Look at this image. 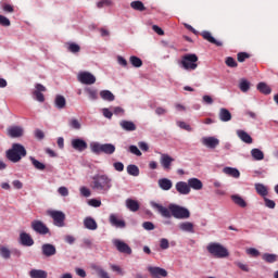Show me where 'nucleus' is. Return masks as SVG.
Masks as SVG:
<instances>
[{
	"label": "nucleus",
	"instance_id": "f257e3e1",
	"mask_svg": "<svg viewBox=\"0 0 278 278\" xmlns=\"http://www.w3.org/2000/svg\"><path fill=\"white\" fill-rule=\"evenodd\" d=\"M150 205L152 210H155L163 216V218H177L179 220H184L186 218H190V211L184 206H179L177 204H169L168 208L155 201H150Z\"/></svg>",
	"mask_w": 278,
	"mask_h": 278
},
{
	"label": "nucleus",
	"instance_id": "f03ea898",
	"mask_svg": "<svg viewBox=\"0 0 278 278\" xmlns=\"http://www.w3.org/2000/svg\"><path fill=\"white\" fill-rule=\"evenodd\" d=\"M92 190L101 194H108L112 190V178L108 174H97L92 177Z\"/></svg>",
	"mask_w": 278,
	"mask_h": 278
},
{
	"label": "nucleus",
	"instance_id": "7ed1b4c3",
	"mask_svg": "<svg viewBox=\"0 0 278 278\" xmlns=\"http://www.w3.org/2000/svg\"><path fill=\"white\" fill-rule=\"evenodd\" d=\"M89 149L94 155H101V153H104L105 155H114V153H116V146L113 143H100L93 141L89 144Z\"/></svg>",
	"mask_w": 278,
	"mask_h": 278
},
{
	"label": "nucleus",
	"instance_id": "20e7f679",
	"mask_svg": "<svg viewBox=\"0 0 278 278\" xmlns=\"http://www.w3.org/2000/svg\"><path fill=\"white\" fill-rule=\"evenodd\" d=\"M27 155V150L21 143H13L11 149L7 151V157L10 162L16 164L20 160H23Z\"/></svg>",
	"mask_w": 278,
	"mask_h": 278
},
{
	"label": "nucleus",
	"instance_id": "39448f33",
	"mask_svg": "<svg viewBox=\"0 0 278 278\" xmlns=\"http://www.w3.org/2000/svg\"><path fill=\"white\" fill-rule=\"evenodd\" d=\"M206 251L210 255H213V257H217V260H225V257L229 255V250L218 242L208 243Z\"/></svg>",
	"mask_w": 278,
	"mask_h": 278
},
{
	"label": "nucleus",
	"instance_id": "423d86ee",
	"mask_svg": "<svg viewBox=\"0 0 278 278\" xmlns=\"http://www.w3.org/2000/svg\"><path fill=\"white\" fill-rule=\"evenodd\" d=\"M199 56L197 54H185L179 62V66L184 68V71H197L199 68Z\"/></svg>",
	"mask_w": 278,
	"mask_h": 278
},
{
	"label": "nucleus",
	"instance_id": "0eeeda50",
	"mask_svg": "<svg viewBox=\"0 0 278 278\" xmlns=\"http://www.w3.org/2000/svg\"><path fill=\"white\" fill-rule=\"evenodd\" d=\"M30 227L33 231L39 233V236H47V233H50L49 227H47V225L43 224L40 219L33 220L30 223Z\"/></svg>",
	"mask_w": 278,
	"mask_h": 278
},
{
	"label": "nucleus",
	"instance_id": "6e6552de",
	"mask_svg": "<svg viewBox=\"0 0 278 278\" xmlns=\"http://www.w3.org/2000/svg\"><path fill=\"white\" fill-rule=\"evenodd\" d=\"M77 79L80 84H85V86H92V84H97V77L90 72H79Z\"/></svg>",
	"mask_w": 278,
	"mask_h": 278
},
{
	"label": "nucleus",
	"instance_id": "1a4fd4ad",
	"mask_svg": "<svg viewBox=\"0 0 278 278\" xmlns=\"http://www.w3.org/2000/svg\"><path fill=\"white\" fill-rule=\"evenodd\" d=\"M48 214L53 219L55 227H64V220H66V215L62 211H48Z\"/></svg>",
	"mask_w": 278,
	"mask_h": 278
},
{
	"label": "nucleus",
	"instance_id": "9d476101",
	"mask_svg": "<svg viewBox=\"0 0 278 278\" xmlns=\"http://www.w3.org/2000/svg\"><path fill=\"white\" fill-rule=\"evenodd\" d=\"M112 244L119 253H125L126 255H131L132 253L129 244L125 243V241L121 239H113Z\"/></svg>",
	"mask_w": 278,
	"mask_h": 278
},
{
	"label": "nucleus",
	"instance_id": "9b49d317",
	"mask_svg": "<svg viewBox=\"0 0 278 278\" xmlns=\"http://www.w3.org/2000/svg\"><path fill=\"white\" fill-rule=\"evenodd\" d=\"M148 273L151 278H165L168 277V271L162 267L157 266H148Z\"/></svg>",
	"mask_w": 278,
	"mask_h": 278
},
{
	"label": "nucleus",
	"instance_id": "f8f14e48",
	"mask_svg": "<svg viewBox=\"0 0 278 278\" xmlns=\"http://www.w3.org/2000/svg\"><path fill=\"white\" fill-rule=\"evenodd\" d=\"M109 223L112 225V227H115L116 229H125L127 227V223H125V219L121 218L118 214L112 213L109 216Z\"/></svg>",
	"mask_w": 278,
	"mask_h": 278
},
{
	"label": "nucleus",
	"instance_id": "ddd939ff",
	"mask_svg": "<svg viewBox=\"0 0 278 278\" xmlns=\"http://www.w3.org/2000/svg\"><path fill=\"white\" fill-rule=\"evenodd\" d=\"M174 162L175 159H173V156L168 155L167 153H161L160 164L164 170H170V166H173Z\"/></svg>",
	"mask_w": 278,
	"mask_h": 278
},
{
	"label": "nucleus",
	"instance_id": "4468645a",
	"mask_svg": "<svg viewBox=\"0 0 278 278\" xmlns=\"http://www.w3.org/2000/svg\"><path fill=\"white\" fill-rule=\"evenodd\" d=\"M175 188L178 194H181L182 197H188V194L191 192L188 181H178L176 182Z\"/></svg>",
	"mask_w": 278,
	"mask_h": 278
},
{
	"label": "nucleus",
	"instance_id": "2eb2a0df",
	"mask_svg": "<svg viewBox=\"0 0 278 278\" xmlns=\"http://www.w3.org/2000/svg\"><path fill=\"white\" fill-rule=\"evenodd\" d=\"M41 253L45 257H53L58 253V249L51 243H45L41 245Z\"/></svg>",
	"mask_w": 278,
	"mask_h": 278
},
{
	"label": "nucleus",
	"instance_id": "dca6fc26",
	"mask_svg": "<svg viewBox=\"0 0 278 278\" xmlns=\"http://www.w3.org/2000/svg\"><path fill=\"white\" fill-rule=\"evenodd\" d=\"M201 142L207 149H216L220 144V140L216 137H203Z\"/></svg>",
	"mask_w": 278,
	"mask_h": 278
},
{
	"label": "nucleus",
	"instance_id": "f3484780",
	"mask_svg": "<svg viewBox=\"0 0 278 278\" xmlns=\"http://www.w3.org/2000/svg\"><path fill=\"white\" fill-rule=\"evenodd\" d=\"M7 134L10 138H21L25 134V130L21 126H12L7 129Z\"/></svg>",
	"mask_w": 278,
	"mask_h": 278
},
{
	"label": "nucleus",
	"instance_id": "a211bd4d",
	"mask_svg": "<svg viewBox=\"0 0 278 278\" xmlns=\"http://www.w3.org/2000/svg\"><path fill=\"white\" fill-rule=\"evenodd\" d=\"M72 147L75 151L81 152L88 149V143L84 139L76 138L72 140Z\"/></svg>",
	"mask_w": 278,
	"mask_h": 278
},
{
	"label": "nucleus",
	"instance_id": "6ab92c4d",
	"mask_svg": "<svg viewBox=\"0 0 278 278\" xmlns=\"http://www.w3.org/2000/svg\"><path fill=\"white\" fill-rule=\"evenodd\" d=\"M189 184V190H203V181H201V179L199 178H189L188 181Z\"/></svg>",
	"mask_w": 278,
	"mask_h": 278
},
{
	"label": "nucleus",
	"instance_id": "aec40b11",
	"mask_svg": "<svg viewBox=\"0 0 278 278\" xmlns=\"http://www.w3.org/2000/svg\"><path fill=\"white\" fill-rule=\"evenodd\" d=\"M178 229L186 233H194V224L192 222H181L178 224Z\"/></svg>",
	"mask_w": 278,
	"mask_h": 278
},
{
	"label": "nucleus",
	"instance_id": "412c9836",
	"mask_svg": "<svg viewBox=\"0 0 278 278\" xmlns=\"http://www.w3.org/2000/svg\"><path fill=\"white\" fill-rule=\"evenodd\" d=\"M84 226L86 229H89V231H97L99 228V225L97 224V220L92 217H86L84 219Z\"/></svg>",
	"mask_w": 278,
	"mask_h": 278
},
{
	"label": "nucleus",
	"instance_id": "4be33fe9",
	"mask_svg": "<svg viewBox=\"0 0 278 278\" xmlns=\"http://www.w3.org/2000/svg\"><path fill=\"white\" fill-rule=\"evenodd\" d=\"M159 188L164 191H168L173 188V180L168 178H161L157 180Z\"/></svg>",
	"mask_w": 278,
	"mask_h": 278
},
{
	"label": "nucleus",
	"instance_id": "5701e85b",
	"mask_svg": "<svg viewBox=\"0 0 278 278\" xmlns=\"http://www.w3.org/2000/svg\"><path fill=\"white\" fill-rule=\"evenodd\" d=\"M20 240L23 247H34V239H31V236H29V233L22 232L20 235Z\"/></svg>",
	"mask_w": 278,
	"mask_h": 278
},
{
	"label": "nucleus",
	"instance_id": "b1692460",
	"mask_svg": "<svg viewBox=\"0 0 278 278\" xmlns=\"http://www.w3.org/2000/svg\"><path fill=\"white\" fill-rule=\"evenodd\" d=\"M201 36L204 38V40H207V42H211L212 45H216V47H223V42L216 40L212 33L204 30L202 31Z\"/></svg>",
	"mask_w": 278,
	"mask_h": 278
},
{
	"label": "nucleus",
	"instance_id": "393cba45",
	"mask_svg": "<svg viewBox=\"0 0 278 278\" xmlns=\"http://www.w3.org/2000/svg\"><path fill=\"white\" fill-rule=\"evenodd\" d=\"M119 126L124 131H136V124L131 121L123 119L119 122Z\"/></svg>",
	"mask_w": 278,
	"mask_h": 278
},
{
	"label": "nucleus",
	"instance_id": "a878e982",
	"mask_svg": "<svg viewBox=\"0 0 278 278\" xmlns=\"http://www.w3.org/2000/svg\"><path fill=\"white\" fill-rule=\"evenodd\" d=\"M223 173L228 177H233V179H240V170L236 167H224Z\"/></svg>",
	"mask_w": 278,
	"mask_h": 278
},
{
	"label": "nucleus",
	"instance_id": "bb28decb",
	"mask_svg": "<svg viewBox=\"0 0 278 278\" xmlns=\"http://www.w3.org/2000/svg\"><path fill=\"white\" fill-rule=\"evenodd\" d=\"M237 136L242 140V142H245V144H253V138L247 131L237 130Z\"/></svg>",
	"mask_w": 278,
	"mask_h": 278
},
{
	"label": "nucleus",
	"instance_id": "cd10ccee",
	"mask_svg": "<svg viewBox=\"0 0 278 278\" xmlns=\"http://www.w3.org/2000/svg\"><path fill=\"white\" fill-rule=\"evenodd\" d=\"M254 188L257 194H260V197H263V198L268 197V187H266L264 184L256 182L254 185Z\"/></svg>",
	"mask_w": 278,
	"mask_h": 278
},
{
	"label": "nucleus",
	"instance_id": "c85d7f7f",
	"mask_svg": "<svg viewBox=\"0 0 278 278\" xmlns=\"http://www.w3.org/2000/svg\"><path fill=\"white\" fill-rule=\"evenodd\" d=\"M54 105L56 110H64L66 108V98L58 94L54 99Z\"/></svg>",
	"mask_w": 278,
	"mask_h": 278
},
{
	"label": "nucleus",
	"instance_id": "c756f323",
	"mask_svg": "<svg viewBox=\"0 0 278 278\" xmlns=\"http://www.w3.org/2000/svg\"><path fill=\"white\" fill-rule=\"evenodd\" d=\"M85 92L90 101H97L99 99V91L92 87H86Z\"/></svg>",
	"mask_w": 278,
	"mask_h": 278
},
{
	"label": "nucleus",
	"instance_id": "7c9ffc66",
	"mask_svg": "<svg viewBox=\"0 0 278 278\" xmlns=\"http://www.w3.org/2000/svg\"><path fill=\"white\" fill-rule=\"evenodd\" d=\"M219 121H222V123H229V121H231V112H229V110L227 109H220L219 110Z\"/></svg>",
	"mask_w": 278,
	"mask_h": 278
},
{
	"label": "nucleus",
	"instance_id": "2f4dec72",
	"mask_svg": "<svg viewBox=\"0 0 278 278\" xmlns=\"http://www.w3.org/2000/svg\"><path fill=\"white\" fill-rule=\"evenodd\" d=\"M126 207L130 212H138V210H140V203H138V201H136V200L127 199L126 200Z\"/></svg>",
	"mask_w": 278,
	"mask_h": 278
},
{
	"label": "nucleus",
	"instance_id": "473e14b6",
	"mask_svg": "<svg viewBox=\"0 0 278 278\" xmlns=\"http://www.w3.org/2000/svg\"><path fill=\"white\" fill-rule=\"evenodd\" d=\"M251 156L256 162H262V160H264V152L257 148H254L251 150Z\"/></svg>",
	"mask_w": 278,
	"mask_h": 278
},
{
	"label": "nucleus",
	"instance_id": "72a5a7b5",
	"mask_svg": "<svg viewBox=\"0 0 278 278\" xmlns=\"http://www.w3.org/2000/svg\"><path fill=\"white\" fill-rule=\"evenodd\" d=\"M100 97H101V99H103V101H109V102H112L116 99L114 93H112V91H110V90L100 91Z\"/></svg>",
	"mask_w": 278,
	"mask_h": 278
},
{
	"label": "nucleus",
	"instance_id": "f704fd0d",
	"mask_svg": "<svg viewBox=\"0 0 278 278\" xmlns=\"http://www.w3.org/2000/svg\"><path fill=\"white\" fill-rule=\"evenodd\" d=\"M230 199L239 207H247V201H244L243 198L240 197L239 194H232Z\"/></svg>",
	"mask_w": 278,
	"mask_h": 278
},
{
	"label": "nucleus",
	"instance_id": "c9c22d12",
	"mask_svg": "<svg viewBox=\"0 0 278 278\" xmlns=\"http://www.w3.org/2000/svg\"><path fill=\"white\" fill-rule=\"evenodd\" d=\"M29 160H30L34 168H36V170H45V168H47V165H45V163L36 160V157L29 156Z\"/></svg>",
	"mask_w": 278,
	"mask_h": 278
},
{
	"label": "nucleus",
	"instance_id": "e433bc0d",
	"mask_svg": "<svg viewBox=\"0 0 278 278\" xmlns=\"http://www.w3.org/2000/svg\"><path fill=\"white\" fill-rule=\"evenodd\" d=\"M29 275L31 278H47L48 274L47 271L42 269H33L29 271Z\"/></svg>",
	"mask_w": 278,
	"mask_h": 278
},
{
	"label": "nucleus",
	"instance_id": "4c0bfd02",
	"mask_svg": "<svg viewBox=\"0 0 278 278\" xmlns=\"http://www.w3.org/2000/svg\"><path fill=\"white\" fill-rule=\"evenodd\" d=\"M92 268L97 273L99 278H110V274H108V271H105V269H103V267L93 265Z\"/></svg>",
	"mask_w": 278,
	"mask_h": 278
},
{
	"label": "nucleus",
	"instance_id": "58836bf2",
	"mask_svg": "<svg viewBox=\"0 0 278 278\" xmlns=\"http://www.w3.org/2000/svg\"><path fill=\"white\" fill-rule=\"evenodd\" d=\"M126 170L131 177H138L140 175V168L134 164L128 165Z\"/></svg>",
	"mask_w": 278,
	"mask_h": 278
},
{
	"label": "nucleus",
	"instance_id": "ea45409f",
	"mask_svg": "<svg viewBox=\"0 0 278 278\" xmlns=\"http://www.w3.org/2000/svg\"><path fill=\"white\" fill-rule=\"evenodd\" d=\"M239 88H240L241 92H249V90H251V83L249 80H247L245 78H242L239 81Z\"/></svg>",
	"mask_w": 278,
	"mask_h": 278
},
{
	"label": "nucleus",
	"instance_id": "a19ab883",
	"mask_svg": "<svg viewBox=\"0 0 278 278\" xmlns=\"http://www.w3.org/2000/svg\"><path fill=\"white\" fill-rule=\"evenodd\" d=\"M256 88L262 92V94H270V92H273V89H270L266 83H260Z\"/></svg>",
	"mask_w": 278,
	"mask_h": 278
},
{
	"label": "nucleus",
	"instance_id": "79ce46f5",
	"mask_svg": "<svg viewBox=\"0 0 278 278\" xmlns=\"http://www.w3.org/2000/svg\"><path fill=\"white\" fill-rule=\"evenodd\" d=\"M130 8H132V10H137L138 12H144L147 10V8H144V3H142V1H132L130 3Z\"/></svg>",
	"mask_w": 278,
	"mask_h": 278
},
{
	"label": "nucleus",
	"instance_id": "37998d69",
	"mask_svg": "<svg viewBox=\"0 0 278 278\" xmlns=\"http://www.w3.org/2000/svg\"><path fill=\"white\" fill-rule=\"evenodd\" d=\"M263 260H264V262H267V264H275V262H277V255L270 254V253H265V254H263Z\"/></svg>",
	"mask_w": 278,
	"mask_h": 278
},
{
	"label": "nucleus",
	"instance_id": "c03bdc74",
	"mask_svg": "<svg viewBox=\"0 0 278 278\" xmlns=\"http://www.w3.org/2000/svg\"><path fill=\"white\" fill-rule=\"evenodd\" d=\"M67 51H70L71 53H79V51H81V47H79V45L75 42H68Z\"/></svg>",
	"mask_w": 278,
	"mask_h": 278
},
{
	"label": "nucleus",
	"instance_id": "a18cd8bd",
	"mask_svg": "<svg viewBox=\"0 0 278 278\" xmlns=\"http://www.w3.org/2000/svg\"><path fill=\"white\" fill-rule=\"evenodd\" d=\"M129 62L135 68H140V66H142V60L138 56H130Z\"/></svg>",
	"mask_w": 278,
	"mask_h": 278
},
{
	"label": "nucleus",
	"instance_id": "49530a36",
	"mask_svg": "<svg viewBox=\"0 0 278 278\" xmlns=\"http://www.w3.org/2000/svg\"><path fill=\"white\" fill-rule=\"evenodd\" d=\"M68 125H70L71 129H76V130L81 129V123L77 118L70 119Z\"/></svg>",
	"mask_w": 278,
	"mask_h": 278
},
{
	"label": "nucleus",
	"instance_id": "de8ad7c7",
	"mask_svg": "<svg viewBox=\"0 0 278 278\" xmlns=\"http://www.w3.org/2000/svg\"><path fill=\"white\" fill-rule=\"evenodd\" d=\"M0 255L3 260H10L12 252L7 247H0Z\"/></svg>",
	"mask_w": 278,
	"mask_h": 278
},
{
	"label": "nucleus",
	"instance_id": "09e8293b",
	"mask_svg": "<svg viewBox=\"0 0 278 278\" xmlns=\"http://www.w3.org/2000/svg\"><path fill=\"white\" fill-rule=\"evenodd\" d=\"M83 247L85 249H94V242L92 241V239L84 238L83 239Z\"/></svg>",
	"mask_w": 278,
	"mask_h": 278
},
{
	"label": "nucleus",
	"instance_id": "8fccbe9b",
	"mask_svg": "<svg viewBox=\"0 0 278 278\" xmlns=\"http://www.w3.org/2000/svg\"><path fill=\"white\" fill-rule=\"evenodd\" d=\"M128 151L132 155H137V157H140L142 155V152L140 151V149H138V146H129Z\"/></svg>",
	"mask_w": 278,
	"mask_h": 278
},
{
	"label": "nucleus",
	"instance_id": "3c124183",
	"mask_svg": "<svg viewBox=\"0 0 278 278\" xmlns=\"http://www.w3.org/2000/svg\"><path fill=\"white\" fill-rule=\"evenodd\" d=\"M33 96H34L35 100L38 101L39 103H45V94H42V92L34 91Z\"/></svg>",
	"mask_w": 278,
	"mask_h": 278
},
{
	"label": "nucleus",
	"instance_id": "603ef678",
	"mask_svg": "<svg viewBox=\"0 0 278 278\" xmlns=\"http://www.w3.org/2000/svg\"><path fill=\"white\" fill-rule=\"evenodd\" d=\"M0 25L2 27H10L12 23L10 22V18L5 17L4 15H0Z\"/></svg>",
	"mask_w": 278,
	"mask_h": 278
},
{
	"label": "nucleus",
	"instance_id": "864d4df0",
	"mask_svg": "<svg viewBox=\"0 0 278 278\" xmlns=\"http://www.w3.org/2000/svg\"><path fill=\"white\" fill-rule=\"evenodd\" d=\"M170 247V243L168 242V239L166 238H162L160 240V248L163 250V251H166V249H169Z\"/></svg>",
	"mask_w": 278,
	"mask_h": 278
},
{
	"label": "nucleus",
	"instance_id": "5fc2aeb1",
	"mask_svg": "<svg viewBox=\"0 0 278 278\" xmlns=\"http://www.w3.org/2000/svg\"><path fill=\"white\" fill-rule=\"evenodd\" d=\"M236 266H238V268H240L241 270H243V273H249L251 269L249 268V265L240 262V261H237L235 262Z\"/></svg>",
	"mask_w": 278,
	"mask_h": 278
},
{
	"label": "nucleus",
	"instance_id": "6e6d98bb",
	"mask_svg": "<svg viewBox=\"0 0 278 278\" xmlns=\"http://www.w3.org/2000/svg\"><path fill=\"white\" fill-rule=\"evenodd\" d=\"M113 167L117 173H123V170H125V164H123V162L113 163Z\"/></svg>",
	"mask_w": 278,
	"mask_h": 278
},
{
	"label": "nucleus",
	"instance_id": "4d7b16f0",
	"mask_svg": "<svg viewBox=\"0 0 278 278\" xmlns=\"http://www.w3.org/2000/svg\"><path fill=\"white\" fill-rule=\"evenodd\" d=\"M177 125L180 129H185V131H192V127L186 122H177Z\"/></svg>",
	"mask_w": 278,
	"mask_h": 278
},
{
	"label": "nucleus",
	"instance_id": "13d9d810",
	"mask_svg": "<svg viewBox=\"0 0 278 278\" xmlns=\"http://www.w3.org/2000/svg\"><path fill=\"white\" fill-rule=\"evenodd\" d=\"M248 255H251L252 257H260V250L255 248H250L247 250Z\"/></svg>",
	"mask_w": 278,
	"mask_h": 278
},
{
	"label": "nucleus",
	"instance_id": "bf43d9fd",
	"mask_svg": "<svg viewBox=\"0 0 278 278\" xmlns=\"http://www.w3.org/2000/svg\"><path fill=\"white\" fill-rule=\"evenodd\" d=\"M226 64L230 67V68H236V66H238V62H236V60L231 56H228L226 59Z\"/></svg>",
	"mask_w": 278,
	"mask_h": 278
},
{
	"label": "nucleus",
	"instance_id": "052dcab7",
	"mask_svg": "<svg viewBox=\"0 0 278 278\" xmlns=\"http://www.w3.org/2000/svg\"><path fill=\"white\" fill-rule=\"evenodd\" d=\"M142 227L146 229V231H153V229H155V225H153L151 222H144Z\"/></svg>",
	"mask_w": 278,
	"mask_h": 278
},
{
	"label": "nucleus",
	"instance_id": "680f3d73",
	"mask_svg": "<svg viewBox=\"0 0 278 278\" xmlns=\"http://www.w3.org/2000/svg\"><path fill=\"white\" fill-rule=\"evenodd\" d=\"M88 205H90L91 207H101V200L91 199L89 200Z\"/></svg>",
	"mask_w": 278,
	"mask_h": 278
},
{
	"label": "nucleus",
	"instance_id": "e2e57ef3",
	"mask_svg": "<svg viewBox=\"0 0 278 278\" xmlns=\"http://www.w3.org/2000/svg\"><path fill=\"white\" fill-rule=\"evenodd\" d=\"M113 114H115V116H123V114H125V109L115 106L113 108Z\"/></svg>",
	"mask_w": 278,
	"mask_h": 278
},
{
	"label": "nucleus",
	"instance_id": "0e129e2a",
	"mask_svg": "<svg viewBox=\"0 0 278 278\" xmlns=\"http://www.w3.org/2000/svg\"><path fill=\"white\" fill-rule=\"evenodd\" d=\"M80 194L88 198L92 194V192L90 191V189H88V187H80Z\"/></svg>",
	"mask_w": 278,
	"mask_h": 278
},
{
	"label": "nucleus",
	"instance_id": "69168bd1",
	"mask_svg": "<svg viewBox=\"0 0 278 278\" xmlns=\"http://www.w3.org/2000/svg\"><path fill=\"white\" fill-rule=\"evenodd\" d=\"M102 114L104 118H112V116H114V113H112V111H110V109L104 108L102 109Z\"/></svg>",
	"mask_w": 278,
	"mask_h": 278
},
{
	"label": "nucleus",
	"instance_id": "338daca9",
	"mask_svg": "<svg viewBox=\"0 0 278 278\" xmlns=\"http://www.w3.org/2000/svg\"><path fill=\"white\" fill-rule=\"evenodd\" d=\"M35 138H37V140H45V132L40 129H36L35 130Z\"/></svg>",
	"mask_w": 278,
	"mask_h": 278
},
{
	"label": "nucleus",
	"instance_id": "774afa93",
	"mask_svg": "<svg viewBox=\"0 0 278 278\" xmlns=\"http://www.w3.org/2000/svg\"><path fill=\"white\" fill-rule=\"evenodd\" d=\"M64 240L67 244H75V237H73L72 235H67L64 237Z\"/></svg>",
	"mask_w": 278,
	"mask_h": 278
}]
</instances>
